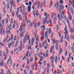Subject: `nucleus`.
<instances>
[{"instance_id": "obj_14", "label": "nucleus", "mask_w": 74, "mask_h": 74, "mask_svg": "<svg viewBox=\"0 0 74 74\" xmlns=\"http://www.w3.org/2000/svg\"><path fill=\"white\" fill-rule=\"evenodd\" d=\"M47 33H48V32L46 31L45 34V36L46 38H47Z\"/></svg>"}, {"instance_id": "obj_29", "label": "nucleus", "mask_w": 74, "mask_h": 74, "mask_svg": "<svg viewBox=\"0 0 74 74\" xmlns=\"http://www.w3.org/2000/svg\"><path fill=\"white\" fill-rule=\"evenodd\" d=\"M3 11L4 14H5V9L4 8H3Z\"/></svg>"}, {"instance_id": "obj_62", "label": "nucleus", "mask_w": 74, "mask_h": 74, "mask_svg": "<svg viewBox=\"0 0 74 74\" xmlns=\"http://www.w3.org/2000/svg\"><path fill=\"white\" fill-rule=\"evenodd\" d=\"M3 55L4 56H5V51H4L3 53Z\"/></svg>"}, {"instance_id": "obj_47", "label": "nucleus", "mask_w": 74, "mask_h": 74, "mask_svg": "<svg viewBox=\"0 0 74 74\" xmlns=\"http://www.w3.org/2000/svg\"><path fill=\"white\" fill-rule=\"evenodd\" d=\"M69 18V19H70V21H71V19H72V16H71V15L70 16Z\"/></svg>"}, {"instance_id": "obj_50", "label": "nucleus", "mask_w": 74, "mask_h": 74, "mask_svg": "<svg viewBox=\"0 0 74 74\" xmlns=\"http://www.w3.org/2000/svg\"><path fill=\"white\" fill-rule=\"evenodd\" d=\"M70 30L71 32V33H73V29H72V28H70Z\"/></svg>"}, {"instance_id": "obj_31", "label": "nucleus", "mask_w": 74, "mask_h": 74, "mask_svg": "<svg viewBox=\"0 0 74 74\" xmlns=\"http://www.w3.org/2000/svg\"><path fill=\"white\" fill-rule=\"evenodd\" d=\"M34 38H32V42H34Z\"/></svg>"}, {"instance_id": "obj_33", "label": "nucleus", "mask_w": 74, "mask_h": 74, "mask_svg": "<svg viewBox=\"0 0 74 74\" xmlns=\"http://www.w3.org/2000/svg\"><path fill=\"white\" fill-rule=\"evenodd\" d=\"M12 6H11L10 8V12H12Z\"/></svg>"}, {"instance_id": "obj_38", "label": "nucleus", "mask_w": 74, "mask_h": 74, "mask_svg": "<svg viewBox=\"0 0 74 74\" xmlns=\"http://www.w3.org/2000/svg\"><path fill=\"white\" fill-rule=\"evenodd\" d=\"M53 3V2L52 1H51V4H50V5L49 7H50L51 6V5H52V3Z\"/></svg>"}, {"instance_id": "obj_51", "label": "nucleus", "mask_w": 74, "mask_h": 74, "mask_svg": "<svg viewBox=\"0 0 74 74\" xmlns=\"http://www.w3.org/2000/svg\"><path fill=\"white\" fill-rule=\"evenodd\" d=\"M27 64H29V59H28L27 60Z\"/></svg>"}, {"instance_id": "obj_13", "label": "nucleus", "mask_w": 74, "mask_h": 74, "mask_svg": "<svg viewBox=\"0 0 74 74\" xmlns=\"http://www.w3.org/2000/svg\"><path fill=\"white\" fill-rule=\"evenodd\" d=\"M70 9L72 13L73 14H74V12L73 11V10L72 8H70Z\"/></svg>"}, {"instance_id": "obj_18", "label": "nucleus", "mask_w": 74, "mask_h": 74, "mask_svg": "<svg viewBox=\"0 0 74 74\" xmlns=\"http://www.w3.org/2000/svg\"><path fill=\"white\" fill-rule=\"evenodd\" d=\"M22 26H20V27L19 29V30H21L20 32H22V29H23V28H22Z\"/></svg>"}, {"instance_id": "obj_24", "label": "nucleus", "mask_w": 74, "mask_h": 74, "mask_svg": "<svg viewBox=\"0 0 74 74\" xmlns=\"http://www.w3.org/2000/svg\"><path fill=\"white\" fill-rule=\"evenodd\" d=\"M60 18L61 20H62V21L63 20V15H60Z\"/></svg>"}, {"instance_id": "obj_49", "label": "nucleus", "mask_w": 74, "mask_h": 74, "mask_svg": "<svg viewBox=\"0 0 74 74\" xmlns=\"http://www.w3.org/2000/svg\"><path fill=\"white\" fill-rule=\"evenodd\" d=\"M26 56H24V57L22 59V60H23L25 59L26 57Z\"/></svg>"}, {"instance_id": "obj_58", "label": "nucleus", "mask_w": 74, "mask_h": 74, "mask_svg": "<svg viewBox=\"0 0 74 74\" xmlns=\"http://www.w3.org/2000/svg\"><path fill=\"white\" fill-rule=\"evenodd\" d=\"M33 60V57H32L30 59V62H32V61Z\"/></svg>"}, {"instance_id": "obj_54", "label": "nucleus", "mask_w": 74, "mask_h": 74, "mask_svg": "<svg viewBox=\"0 0 74 74\" xmlns=\"http://www.w3.org/2000/svg\"><path fill=\"white\" fill-rule=\"evenodd\" d=\"M29 45H30L31 43V40H29Z\"/></svg>"}, {"instance_id": "obj_63", "label": "nucleus", "mask_w": 74, "mask_h": 74, "mask_svg": "<svg viewBox=\"0 0 74 74\" xmlns=\"http://www.w3.org/2000/svg\"><path fill=\"white\" fill-rule=\"evenodd\" d=\"M1 73H3V74H4V71L3 70H1Z\"/></svg>"}, {"instance_id": "obj_1", "label": "nucleus", "mask_w": 74, "mask_h": 74, "mask_svg": "<svg viewBox=\"0 0 74 74\" xmlns=\"http://www.w3.org/2000/svg\"><path fill=\"white\" fill-rule=\"evenodd\" d=\"M59 8L61 11H63V9H64V6L63 5V4H61L59 6Z\"/></svg>"}, {"instance_id": "obj_61", "label": "nucleus", "mask_w": 74, "mask_h": 74, "mask_svg": "<svg viewBox=\"0 0 74 74\" xmlns=\"http://www.w3.org/2000/svg\"><path fill=\"white\" fill-rule=\"evenodd\" d=\"M12 15H13V16H14V11H13L12 12Z\"/></svg>"}, {"instance_id": "obj_22", "label": "nucleus", "mask_w": 74, "mask_h": 74, "mask_svg": "<svg viewBox=\"0 0 74 74\" xmlns=\"http://www.w3.org/2000/svg\"><path fill=\"white\" fill-rule=\"evenodd\" d=\"M40 62H41L42 61V60H43V59L42 58V56H41L40 57Z\"/></svg>"}, {"instance_id": "obj_56", "label": "nucleus", "mask_w": 74, "mask_h": 74, "mask_svg": "<svg viewBox=\"0 0 74 74\" xmlns=\"http://www.w3.org/2000/svg\"><path fill=\"white\" fill-rule=\"evenodd\" d=\"M45 43L46 44V46L48 45V44H47V40H45Z\"/></svg>"}, {"instance_id": "obj_25", "label": "nucleus", "mask_w": 74, "mask_h": 74, "mask_svg": "<svg viewBox=\"0 0 74 74\" xmlns=\"http://www.w3.org/2000/svg\"><path fill=\"white\" fill-rule=\"evenodd\" d=\"M36 15H37V16H38V10H37L36 11Z\"/></svg>"}, {"instance_id": "obj_45", "label": "nucleus", "mask_w": 74, "mask_h": 74, "mask_svg": "<svg viewBox=\"0 0 74 74\" xmlns=\"http://www.w3.org/2000/svg\"><path fill=\"white\" fill-rule=\"evenodd\" d=\"M56 42V41H55V40H54L53 41V45H54V44H55Z\"/></svg>"}, {"instance_id": "obj_21", "label": "nucleus", "mask_w": 74, "mask_h": 74, "mask_svg": "<svg viewBox=\"0 0 74 74\" xmlns=\"http://www.w3.org/2000/svg\"><path fill=\"white\" fill-rule=\"evenodd\" d=\"M5 66L6 68L7 69H8V66H7V63H5Z\"/></svg>"}, {"instance_id": "obj_11", "label": "nucleus", "mask_w": 74, "mask_h": 74, "mask_svg": "<svg viewBox=\"0 0 74 74\" xmlns=\"http://www.w3.org/2000/svg\"><path fill=\"white\" fill-rule=\"evenodd\" d=\"M64 30L66 32L65 33H68V32H67V29L66 27H65Z\"/></svg>"}, {"instance_id": "obj_34", "label": "nucleus", "mask_w": 74, "mask_h": 74, "mask_svg": "<svg viewBox=\"0 0 74 74\" xmlns=\"http://www.w3.org/2000/svg\"><path fill=\"white\" fill-rule=\"evenodd\" d=\"M57 19H58L57 18V17H56V16L53 18V20H57Z\"/></svg>"}, {"instance_id": "obj_2", "label": "nucleus", "mask_w": 74, "mask_h": 74, "mask_svg": "<svg viewBox=\"0 0 74 74\" xmlns=\"http://www.w3.org/2000/svg\"><path fill=\"white\" fill-rule=\"evenodd\" d=\"M11 38H10V39L9 40H8L7 41V42H8L10 41H11L12 39V41L13 40V35L12 34L11 36Z\"/></svg>"}, {"instance_id": "obj_10", "label": "nucleus", "mask_w": 74, "mask_h": 74, "mask_svg": "<svg viewBox=\"0 0 74 74\" xmlns=\"http://www.w3.org/2000/svg\"><path fill=\"white\" fill-rule=\"evenodd\" d=\"M23 42L24 44L26 43V37H25L23 40Z\"/></svg>"}, {"instance_id": "obj_46", "label": "nucleus", "mask_w": 74, "mask_h": 74, "mask_svg": "<svg viewBox=\"0 0 74 74\" xmlns=\"http://www.w3.org/2000/svg\"><path fill=\"white\" fill-rule=\"evenodd\" d=\"M46 64V61H44V62L43 63L44 66H45V64Z\"/></svg>"}, {"instance_id": "obj_43", "label": "nucleus", "mask_w": 74, "mask_h": 74, "mask_svg": "<svg viewBox=\"0 0 74 74\" xmlns=\"http://www.w3.org/2000/svg\"><path fill=\"white\" fill-rule=\"evenodd\" d=\"M2 32H3L2 29H1V31H0V34H1V35L2 34Z\"/></svg>"}, {"instance_id": "obj_19", "label": "nucleus", "mask_w": 74, "mask_h": 74, "mask_svg": "<svg viewBox=\"0 0 74 74\" xmlns=\"http://www.w3.org/2000/svg\"><path fill=\"white\" fill-rule=\"evenodd\" d=\"M21 36L20 37V38H21L22 37H23V33L21 32Z\"/></svg>"}, {"instance_id": "obj_30", "label": "nucleus", "mask_w": 74, "mask_h": 74, "mask_svg": "<svg viewBox=\"0 0 74 74\" xmlns=\"http://www.w3.org/2000/svg\"><path fill=\"white\" fill-rule=\"evenodd\" d=\"M49 67H47V73L48 74H49Z\"/></svg>"}, {"instance_id": "obj_39", "label": "nucleus", "mask_w": 74, "mask_h": 74, "mask_svg": "<svg viewBox=\"0 0 74 74\" xmlns=\"http://www.w3.org/2000/svg\"><path fill=\"white\" fill-rule=\"evenodd\" d=\"M24 73L25 74H27V72H26V70L24 69Z\"/></svg>"}, {"instance_id": "obj_7", "label": "nucleus", "mask_w": 74, "mask_h": 74, "mask_svg": "<svg viewBox=\"0 0 74 74\" xmlns=\"http://www.w3.org/2000/svg\"><path fill=\"white\" fill-rule=\"evenodd\" d=\"M26 30V29L25 28H24V29H22V31H21V33H25V31Z\"/></svg>"}, {"instance_id": "obj_12", "label": "nucleus", "mask_w": 74, "mask_h": 74, "mask_svg": "<svg viewBox=\"0 0 74 74\" xmlns=\"http://www.w3.org/2000/svg\"><path fill=\"white\" fill-rule=\"evenodd\" d=\"M49 21L50 25H52V21H51V20L50 18H49Z\"/></svg>"}, {"instance_id": "obj_48", "label": "nucleus", "mask_w": 74, "mask_h": 74, "mask_svg": "<svg viewBox=\"0 0 74 74\" xmlns=\"http://www.w3.org/2000/svg\"><path fill=\"white\" fill-rule=\"evenodd\" d=\"M56 45L57 46L58 45V41H56Z\"/></svg>"}, {"instance_id": "obj_52", "label": "nucleus", "mask_w": 74, "mask_h": 74, "mask_svg": "<svg viewBox=\"0 0 74 74\" xmlns=\"http://www.w3.org/2000/svg\"><path fill=\"white\" fill-rule=\"evenodd\" d=\"M35 37H36V35H37V31H36L35 32Z\"/></svg>"}, {"instance_id": "obj_53", "label": "nucleus", "mask_w": 74, "mask_h": 74, "mask_svg": "<svg viewBox=\"0 0 74 74\" xmlns=\"http://www.w3.org/2000/svg\"><path fill=\"white\" fill-rule=\"evenodd\" d=\"M29 6H31V4H32V2L31 1H29Z\"/></svg>"}, {"instance_id": "obj_9", "label": "nucleus", "mask_w": 74, "mask_h": 74, "mask_svg": "<svg viewBox=\"0 0 74 74\" xmlns=\"http://www.w3.org/2000/svg\"><path fill=\"white\" fill-rule=\"evenodd\" d=\"M49 34H51V28L50 27L49 28Z\"/></svg>"}, {"instance_id": "obj_32", "label": "nucleus", "mask_w": 74, "mask_h": 74, "mask_svg": "<svg viewBox=\"0 0 74 74\" xmlns=\"http://www.w3.org/2000/svg\"><path fill=\"white\" fill-rule=\"evenodd\" d=\"M19 21H21V14L19 15Z\"/></svg>"}, {"instance_id": "obj_16", "label": "nucleus", "mask_w": 74, "mask_h": 74, "mask_svg": "<svg viewBox=\"0 0 74 74\" xmlns=\"http://www.w3.org/2000/svg\"><path fill=\"white\" fill-rule=\"evenodd\" d=\"M26 38H27V40H30V36L29 35H28V37Z\"/></svg>"}, {"instance_id": "obj_26", "label": "nucleus", "mask_w": 74, "mask_h": 74, "mask_svg": "<svg viewBox=\"0 0 74 74\" xmlns=\"http://www.w3.org/2000/svg\"><path fill=\"white\" fill-rule=\"evenodd\" d=\"M5 39H6V40H8V38H9V37L8 36V35L7 34V36H6V38H5Z\"/></svg>"}, {"instance_id": "obj_44", "label": "nucleus", "mask_w": 74, "mask_h": 74, "mask_svg": "<svg viewBox=\"0 0 74 74\" xmlns=\"http://www.w3.org/2000/svg\"><path fill=\"white\" fill-rule=\"evenodd\" d=\"M8 33L9 34H11V31H10V29L8 30Z\"/></svg>"}, {"instance_id": "obj_15", "label": "nucleus", "mask_w": 74, "mask_h": 74, "mask_svg": "<svg viewBox=\"0 0 74 74\" xmlns=\"http://www.w3.org/2000/svg\"><path fill=\"white\" fill-rule=\"evenodd\" d=\"M36 38V40L38 41V36L37 35L36 36V37L35 36Z\"/></svg>"}, {"instance_id": "obj_20", "label": "nucleus", "mask_w": 74, "mask_h": 74, "mask_svg": "<svg viewBox=\"0 0 74 74\" xmlns=\"http://www.w3.org/2000/svg\"><path fill=\"white\" fill-rule=\"evenodd\" d=\"M62 48H60V52L59 53V55H60V54H61V53H62Z\"/></svg>"}, {"instance_id": "obj_35", "label": "nucleus", "mask_w": 74, "mask_h": 74, "mask_svg": "<svg viewBox=\"0 0 74 74\" xmlns=\"http://www.w3.org/2000/svg\"><path fill=\"white\" fill-rule=\"evenodd\" d=\"M53 34H54L53 33H52L51 35V38H53Z\"/></svg>"}, {"instance_id": "obj_6", "label": "nucleus", "mask_w": 74, "mask_h": 74, "mask_svg": "<svg viewBox=\"0 0 74 74\" xmlns=\"http://www.w3.org/2000/svg\"><path fill=\"white\" fill-rule=\"evenodd\" d=\"M5 21H6V24H7L8 23V19L7 18H5Z\"/></svg>"}, {"instance_id": "obj_42", "label": "nucleus", "mask_w": 74, "mask_h": 74, "mask_svg": "<svg viewBox=\"0 0 74 74\" xmlns=\"http://www.w3.org/2000/svg\"><path fill=\"white\" fill-rule=\"evenodd\" d=\"M40 21H39L38 22V26H40Z\"/></svg>"}, {"instance_id": "obj_8", "label": "nucleus", "mask_w": 74, "mask_h": 74, "mask_svg": "<svg viewBox=\"0 0 74 74\" xmlns=\"http://www.w3.org/2000/svg\"><path fill=\"white\" fill-rule=\"evenodd\" d=\"M9 28V29H11V24H10L9 26L7 28V29H8Z\"/></svg>"}, {"instance_id": "obj_41", "label": "nucleus", "mask_w": 74, "mask_h": 74, "mask_svg": "<svg viewBox=\"0 0 74 74\" xmlns=\"http://www.w3.org/2000/svg\"><path fill=\"white\" fill-rule=\"evenodd\" d=\"M16 35L14 38V40L15 41L16 40Z\"/></svg>"}, {"instance_id": "obj_59", "label": "nucleus", "mask_w": 74, "mask_h": 74, "mask_svg": "<svg viewBox=\"0 0 74 74\" xmlns=\"http://www.w3.org/2000/svg\"><path fill=\"white\" fill-rule=\"evenodd\" d=\"M60 1L61 4H62V3H63V1L62 0Z\"/></svg>"}, {"instance_id": "obj_4", "label": "nucleus", "mask_w": 74, "mask_h": 74, "mask_svg": "<svg viewBox=\"0 0 74 74\" xmlns=\"http://www.w3.org/2000/svg\"><path fill=\"white\" fill-rule=\"evenodd\" d=\"M44 21L45 23H46L48 24H49V22H48V20H47V19H45L44 20Z\"/></svg>"}, {"instance_id": "obj_36", "label": "nucleus", "mask_w": 74, "mask_h": 74, "mask_svg": "<svg viewBox=\"0 0 74 74\" xmlns=\"http://www.w3.org/2000/svg\"><path fill=\"white\" fill-rule=\"evenodd\" d=\"M57 4V7H56V8H57V10H58V8L59 7V4Z\"/></svg>"}, {"instance_id": "obj_3", "label": "nucleus", "mask_w": 74, "mask_h": 74, "mask_svg": "<svg viewBox=\"0 0 74 74\" xmlns=\"http://www.w3.org/2000/svg\"><path fill=\"white\" fill-rule=\"evenodd\" d=\"M32 9V7L30 6H29L28 7V11L29 12H30V10Z\"/></svg>"}, {"instance_id": "obj_60", "label": "nucleus", "mask_w": 74, "mask_h": 74, "mask_svg": "<svg viewBox=\"0 0 74 74\" xmlns=\"http://www.w3.org/2000/svg\"><path fill=\"white\" fill-rule=\"evenodd\" d=\"M73 4L72 5L73 8L74 9V0H73Z\"/></svg>"}, {"instance_id": "obj_40", "label": "nucleus", "mask_w": 74, "mask_h": 74, "mask_svg": "<svg viewBox=\"0 0 74 74\" xmlns=\"http://www.w3.org/2000/svg\"><path fill=\"white\" fill-rule=\"evenodd\" d=\"M15 63H14L13 66V67L14 69H15Z\"/></svg>"}, {"instance_id": "obj_17", "label": "nucleus", "mask_w": 74, "mask_h": 74, "mask_svg": "<svg viewBox=\"0 0 74 74\" xmlns=\"http://www.w3.org/2000/svg\"><path fill=\"white\" fill-rule=\"evenodd\" d=\"M53 14V12L52 13V14L51 16V18L52 20H53V16H54V14Z\"/></svg>"}, {"instance_id": "obj_64", "label": "nucleus", "mask_w": 74, "mask_h": 74, "mask_svg": "<svg viewBox=\"0 0 74 74\" xmlns=\"http://www.w3.org/2000/svg\"><path fill=\"white\" fill-rule=\"evenodd\" d=\"M71 64L73 67H74V63L73 62H72Z\"/></svg>"}, {"instance_id": "obj_55", "label": "nucleus", "mask_w": 74, "mask_h": 74, "mask_svg": "<svg viewBox=\"0 0 74 74\" xmlns=\"http://www.w3.org/2000/svg\"><path fill=\"white\" fill-rule=\"evenodd\" d=\"M22 7L20 6V11H21V12H22Z\"/></svg>"}, {"instance_id": "obj_28", "label": "nucleus", "mask_w": 74, "mask_h": 74, "mask_svg": "<svg viewBox=\"0 0 74 74\" xmlns=\"http://www.w3.org/2000/svg\"><path fill=\"white\" fill-rule=\"evenodd\" d=\"M50 53H52V47L50 48Z\"/></svg>"}, {"instance_id": "obj_5", "label": "nucleus", "mask_w": 74, "mask_h": 74, "mask_svg": "<svg viewBox=\"0 0 74 74\" xmlns=\"http://www.w3.org/2000/svg\"><path fill=\"white\" fill-rule=\"evenodd\" d=\"M3 63H4V61H2L1 62V61H0V66L1 67H3Z\"/></svg>"}, {"instance_id": "obj_57", "label": "nucleus", "mask_w": 74, "mask_h": 74, "mask_svg": "<svg viewBox=\"0 0 74 74\" xmlns=\"http://www.w3.org/2000/svg\"><path fill=\"white\" fill-rule=\"evenodd\" d=\"M58 18H60V14H58Z\"/></svg>"}, {"instance_id": "obj_23", "label": "nucleus", "mask_w": 74, "mask_h": 74, "mask_svg": "<svg viewBox=\"0 0 74 74\" xmlns=\"http://www.w3.org/2000/svg\"><path fill=\"white\" fill-rule=\"evenodd\" d=\"M67 38L66 39V40H68V41H70V38H69V35H68L67 36Z\"/></svg>"}, {"instance_id": "obj_27", "label": "nucleus", "mask_w": 74, "mask_h": 74, "mask_svg": "<svg viewBox=\"0 0 74 74\" xmlns=\"http://www.w3.org/2000/svg\"><path fill=\"white\" fill-rule=\"evenodd\" d=\"M29 52H30V51H28L27 52V53H26V56H27V57H28V53H29Z\"/></svg>"}, {"instance_id": "obj_37", "label": "nucleus", "mask_w": 74, "mask_h": 74, "mask_svg": "<svg viewBox=\"0 0 74 74\" xmlns=\"http://www.w3.org/2000/svg\"><path fill=\"white\" fill-rule=\"evenodd\" d=\"M65 37H64V38H66L67 37V33H65Z\"/></svg>"}]
</instances>
